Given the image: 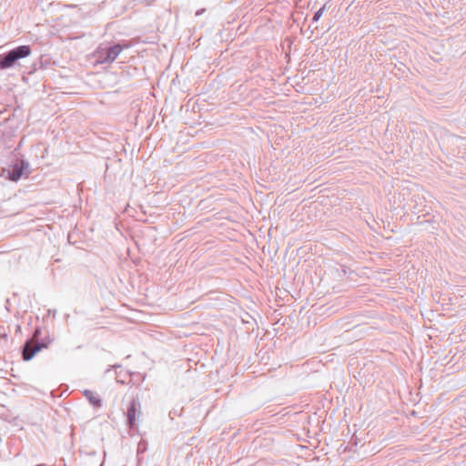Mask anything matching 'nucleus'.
<instances>
[{
	"mask_svg": "<svg viewBox=\"0 0 466 466\" xmlns=\"http://www.w3.org/2000/svg\"><path fill=\"white\" fill-rule=\"evenodd\" d=\"M139 408V402L136 400H132L127 411V423L130 428H133L137 424V413H140Z\"/></svg>",
	"mask_w": 466,
	"mask_h": 466,
	"instance_id": "39448f33",
	"label": "nucleus"
},
{
	"mask_svg": "<svg viewBox=\"0 0 466 466\" xmlns=\"http://www.w3.org/2000/svg\"><path fill=\"white\" fill-rule=\"evenodd\" d=\"M28 163L25 160H17L8 170V177L12 181H17L21 178L24 170L28 167Z\"/></svg>",
	"mask_w": 466,
	"mask_h": 466,
	"instance_id": "20e7f679",
	"label": "nucleus"
},
{
	"mask_svg": "<svg viewBox=\"0 0 466 466\" xmlns=\"http://www.w3.org/2000/svg\"><path fill=\"white\" fill-rule=\"evenodd\" d=\"M204 12V9L196 12V15H200Z\"/></svg>",
	"mask_w": 466,
	"mask_h": 466,
	"instance_id": "6e6552de",
	"label": "nucleus"
},
{
	"mask_svg": "<svg viewBox=\"0 0 466 466\" xmlns=\"http://www.w3.org/2000/svg\"><path fill=\"white\" fill-rule=\"evenodd\" d=\"M325 10V5H323L321 8H319L313 15L312 22H317L323 15V12Z\"/></svg>",
	"mask_w": 466,
	"mask_h": 466,
	"instance_id": "0eeeda50",
	"label": "nucleus"
},
{
	"mask_svg": "<svg viewBox=\"0 0 466 466\" xmlns=\"http://www.w3.org/2000/svg\"><path fill=\"white\" fill-rule=\"evenodd\" d=\"M31 54L29 46H17L0 56V68L5 69L14 66L18 60L27 57Z\"/></svg>",
	"mask_w": 466,
	"mask_h": 466,
	"instance_id": "f257e3e1",
	"label": "nucleus"
},
{
	"mask_svg": "<svg viewBox=\"0 0 466 466\" xmlns=\"http://www.w3.org/2000/svg\"><path fill=\"white\" fill-rule=\"evenodd\" d=\"M128 47V45L121 46L116 44L109 47H100L96 51V58L100 64H111L113 63L124 48Z\"/></svg>",
	"mask_w": 466,
	"mask_h": 466,
	"instance_id": "f03ea898",
	"label": "nucleus"
},
{
	"mask_svg": "<svg viewBox=\"0 0 466 466\" xmlns=\"http://www.w3.org/2000/svg\"><path fill=\"white\" fill-rule=\"evenodd\" d=\"M45 347H46V344L41 342H34L32 340L25 341L22 350L23 360L25 361L32 360L34 356Z\"/></svg>",
	"mask_w": 466,
	"mask_h": 466,
	"instance_id": "7ed1b4c3",
	"label": "nucleus"
},
{
	"mask_svg": "<svg viewBox=\"0 0 466 466\" xmlns=\"http://www.w3.org/2000/svg\"><path fill=\"white\" fill-rule=\"evenodd\" d=\"M83 395L88 400V401L94 407L100 408L102 406V400L97 393H96L90 390H84Z\"/></svg>",
	"mask_w": 466,
	"mask_h": 466,
	"instance_id": "423d86ee",
	"label": "nucleus"
}]
</instances>
